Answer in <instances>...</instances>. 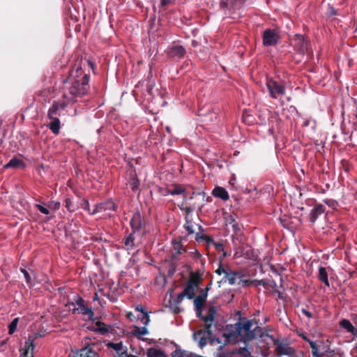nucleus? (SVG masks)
Returning a JSON list of instances; mask_svg holds the SVG:
<instances>
[{"label":"nucleus","mask_w":357,"mask_h":357,"mask_svg":"<svg viewBox=\"0 0 357 357\" xmlns=\"http://www.w3.org/2000/svg\"><path fill=\"white\" fill-rule=\"evenodd\" d=\"M216 316V310L215 307H210L208 310V312L206 315L202 316V319H203L205 328L208 335H212L213 333V322Z\"/></svg>","instance_id":"1a4fd4ad"},{"label":"nucleus","mask_w":357,"mask_h":357,"mask_svg":"<svg viewBox=\"0 0 357 357\" xmlns=\"http://www.w3.org/2000/svg\"><path fill=\"white\" fill-rule=\"evenodd\" d=\"M199 238H201L204 239V241H206V242L207 243V244L208 245H213V243L216 242V241H214L213 238L211 237V236H199V234H197L196 239L197 240Z\"/></svg>","instance_id":"ea45409f"},{"label":"nucleus","mask_w":357,"mask_h":357,"mask_svg":"<svg viewBox=\"0 0 357 357\" xmlns=\"http://www.w3.org/2000/svg\"><path fill=\"white\" fill-rule=\"evenodd\" d=\"M339 325L341 328L350 333L354 337H357V328L353 326L349 320L343 319L340 321Z\"/></svg>","instance_id":"dca6fc26"},{"label":"nucleus","mask_w":357,"mask_h":357,"mask_svg":"<svg viewBox=\"0 0 357 357\" xmlns=\"http://www.w3.org/2000/svg\"><path fill=\"white\" fill-rule=\"evenodd\" d=\"M96 352L93 351L90 347H84L77 351L75 356V357H94Z\"/></svg>","instance_id":"cd10ccee"},{"label":"nucleus","mask_w":357,"mask_h":357,"mask_svg":"<svg viewBox=\"0 0 357 357\" xmlns=\"http://www.w3.org/2000/svg\"><path fill=\"white\" fill-rule=\"evenodd\" d=\"M298 335L308 343H310L312 341L310 338H308L306 333H298Z\"/></svg>","instance_id":"49530a36"},{"label":"nucleus","mask_w":357,"mask_h":357,"mask_svg":"<svg viewBox=\"0 0 357 357\" xmlns=\"http://www.w3.org/2000/svg\"><path fill=\"white\" fill-rule=\"evenodd\" d=\"M301 312L307 317H308V318H312V314L310 312H309L308 310H307L305 309H302Z\"/></svg>","instance_id":"09e8293b"},{"label":"nucleus","mask_w":357,"mask_h":357,"mask_svg":"<svg viewBox=\"0 0 357 357\" xmlns=\"http://www.w3.org/2000/svg\"><path fill=\"white\" fill-rule=\"evenodd\" d=\"M209 287L201 290L200 294L195 298L194 305L197 310H199L206 301Z\"/></svg>","instance_id":"f3484780"},{"label":"nucleus","mask_w":357,"mask_h":357,"mask_svg":"<svg viewBox=\"0 0 357 357\" xmlns=\"http://www.w3.org/2000/svg\"><path fill=\"white\" fill-rule=\"evenodd\" d=\"M146 356L147 357H168L164 351L155 347L148 349Z\"/></svg>","instance_id":"5701e85b"},{"label":"nucleus","mask_w":357,"mask_h":357,"mask_svg":"<svg viewBox=\"0 0 357 357\" xmlns=\"http://www.w3.org/2000/svg\"><path fill=\"white\" fill-rule=\"evenodd\" d=\"M355 116H356V119H357V112H356V115H355Z\"/></svg>","instance_id":"774afa93"},{"label":"nucleus","mask_w":357,"mask_h":357,"mask_svg":"<svg viewBox=\"0 0 357 357\" xmlns=\"http://www.w3.org/2000/svg\"><path fill=\"white\" fill-rule=\"evenodd\" d=\"M240 276L241 274L238 272L231 271L228 269V271L225 275V278L228 281L229 284L233 285L236 283V278Z\"/></svg>","instance_id":"c85d7f7f"},{"label":"nucleus","mask_w":357,"mask_h":357,"mask_svg":"<svg viewBox=\"0 0 357 357\" xmlns=\"http://www.w3.org/2000/svg\"><path fill=\"white\" fill-rule=\"evenodd\" d=\"M132 315V314L131 312H129V313H128L127 317H128V318H130V317H131Z\"/></svg>","instance_id":"680f3d73"},{"label":"nucleus","mask_w":357,"mask_h":357,"mask_svg":"<svg viewBox=\"0 0 357 357\" xmlns=\"http://www.w3.org/2000/svg\"><path fill=\"white\" fill-rule=\"evenodd\" d=\"M232 222H234L233 225H232L233 229L235 231H237L238 230H239V227H238V224L235 222V220L234 219H232Z\"/></svg>","instance_id":"864d4df0"},{"label":"nucleus","mask_w":357,"mask_h":357,"mask_svg":"<svg viewBox=\"0 0 357 357\" xmlns=\"http://www.w3.org/2000/svg\"><path fill=\"white\" fill-rule=\"evenodd\" d=\"M135 310L136 312H140V314H143V312H146L145 310L143 308V307L140 305H138L135 307Z\"/></svg>","instance_id":"de8ad7c7"},{"label":"nucleus","mask_w":357,"mask_h":357,"mask_svg":"<svg viewBox=\"0 0 357 357\" xmlns=\"http://www.w3.org/2000/svg\"><path fill=\"white\" fill-rule=\"evenodd\" d=\"M20 271L23 273L27 284H31V278L29 272L24 268H20Z\"/></svg>","instance_id":"79ce46f5"},{"label":"nucleus","mask_w":357,"mask_h":357,"mask_svg":"<svg viewBox=\"0 0 357 357\" xmlns=\"http://www.w3.org/2000/svg\"><path fill=\"white\" fill-rule=\"evenodd\" d=\"M138 319L140 320L141 323L144 326H147L150 321L148 312H143V314H139Z\"/></svg>","instance_id":"f704fd0d"},{"label":"nucleus","mask_w":357,"mask_h":357,"mask_svg":"<svg viewBox=\"0 0 357 357\" xmlns=\"http://www.w3.org/2000/svg\"><path fill=\"white\" fill-rule=\"evenodd\" d=\"M235 239H236V238L234 237V235H232L231 236V240H232V243L234 244V250H235L234 257V258H238V257H241L243 256V250H242V248L241 247H239V248L236 247Z\"/></svg>","instance_id":"72a5a7b5"},{"label":"nucleus","mask_w":357,"mask_h":357,"mask_svg":"<svg viewBox=\"0 0 357 357\" xmlns=\"http://www.w3.org/2000/svg\"><path fill=\"white\" fill-rule=\"evenodd\" d=\"M24 167H25V165L22 160H20L17 158H13L7 164H6L3 167L5 169H8V168H18V167L24 168Z\"/></svg>","instance_id":"b1692460"},{"label":"nucleus","mask_w":357,"mask_h":357,"mask_svg":"<svg viewBox=\"0 0 357 357\" xmlns=\"http://www.w3.org/2000/svg\"><path fill=\"white\" fill-rule=\"evenodd\" d=\"M275 344L276 345L275 351L279 356L301 357L296 349L287 342H280L278 341Z\"/></svg>","instance_id":"0eeeda50"},{"label":"nucleus","mask_w":357,"mask_h":357,"mask_svg":"<svg viewBox=\"0 0 357 357\" xmlns=\"http://www.w3.org/2000/svg\"><path fill=\"white\" fill-rule=\"evenodd\" d=\"M106 207H105V204H100L99 205L97 206L96 207V209L94 210L93 212H91V214H94L96 213H98V212H101L102 211H105L106 210ZM89 213H91V212L89 211Z\"/></svg>","instance_id":"c03bdc74"},{"label":"nucleus","mask_w":357,"mask_h":357,"mask_svg":"<svg viewBox=\"0 0 357 357\" xmlns=\"http://www.w3.org/2000/svg\"><path fill=\"white\" fill-rule=\"evenodd\" d=\"M337 15V11L335 10V9L333 7H331L330 8V11H329V15L330 16H334V15Z\"/></svg>","instance_id":"3c124183"},{"label":"nucleus","mask_w":357,"mask_h":357,"mask_svg":"<svg viewBox=\"0 0 357 357\" xmlns=\"http://www.w3.org/2000/svg\"><path fill=\"white\" fill-rule=\"evenodd\" d=\"M19 319L15 318L8 325V333L9 334H13L17 328Z\"/></svg>","instance_id":"c9c22d12"},{"label":"nucleus","mask_w":357,"mask_h":357,"mask_svg":"<svg viewBox=\"0 0 357 357\" xmlns=\"http://www.w3.org/2000/svg\"><path fill=\"white\" fill-rule=\"evenodd\" d=\"M310 122H311V120L310 119H306L304 120V121L303 123V126L304 127H307V126H310Z\"/></svg>","instance_id":"5fc2aeb1"},{"label":"nucleus","mask_w":357,"mask_h":357,"mask_svg":"<svg viewBox=\"0 0 357 357\" xmlns=\"http://www.w3.org/2000/svg\"><path fill=\"white\" fill-rule=\"evenodd\" d=\"M75 305L77 307L72 310L73 314H82L86 321H94V313L92 308L85 305V301L83 298L78 297L75 301Z\"/></svg>","instance_id":"20e7f679"},{"label":"nucleus","mask_w":357,"mask_h":357,"mask_svg":"<svg viewBox=\"0 0 357 357\" xmlns=\"http://www.w3.org/2000/svg\"><path fill=\"white\" fill-rule=\"evenodd\" d=\"M325 206L321 204H316L310 213V221L314 224L317 218L325 211Z\"/></svg>","instance_id":"4468645a"},{"label":"nucleus","mask_w":357,"mask_h":357,"mask_svg":"<svg viewBox=\"0 0 357 357\" xmlns=\"http://www.w3.org/2000/svg\"><path fill=\"white\" fill-rule=\"evenodd\" d=\"M213 246L217 251L222 252L223 257H225L228 255V254L226 252H225L224 245L222 243H220V242L213 243Z\"/></svg>","instance_id":"4c0bfd02"},{"label":"nucleus","mask_w":357,"mask_h":357,"mask_svg":"<svg viewBox=\"0 0 357 357\" xmlns=\"http://www.w3.org/2000/svg\"><path fill=\"white\" fill-rule=\"evenodd\" d=\"M324 202H325L326 204H328V201H326V200H325V201H324Z\"/></svg>","instance_id":"69168bd1"},{"label":"nucleus","mask_w":357,"mask_h":357,"mask_svg":"<svg viewBox=\"0 0 357 357\" xmlns=\"http://www.w3.org/2000/svg\"><path fill=\"white\" fill-rule=\"evenodd\" d=\"M33 337L29 335L28 339L24 342V347L20 350V357H33Z\"/></svg>","instance_id":"f8f14e48"},{"label":"nucleus","mask_w":357,"mask_h":357,"mask_svg":"<svg viewBox=\"0 0 357 357\" xmlns=\"http://www.w3.org/2000/svg\"><path fill=\"white\" fill-rule=\"evenodd\" d=\"M134 234L135 233L130 234L125 239L124 244L127 250H130L134 247Z\"/></svg>","instance_id":"473e14b6"},{"label":"nucleus","mask_w":357,"mask_h":357,"mask_svg":"<svg viewBox=\"0 0 357 357\" xmlns=\"http://www.w3.org/2000/svg\"><path fill=\"white\" fill-rule=\"evenodd\" d=\"M61 123L59 119L50 120V123L48 125L50 130L54 134L58 135L60 132Z\"/></svg>","instance_id":"c756f323"},{"label":"nucleus","mask_w":357,"mask_h":357,"mask_svg":"<svg viewBox=\"0 0 357 357\" xmlns=\"http://www.w3.org/2000/svg\"><path fill=\"white\" fill-rule=\"evenodd\" d=\"M112 208H113V211H114V210H115V208H116V206H115V204H113Z\"/></svg>","instance_id":"e2e57ef3"},{"label":"nucleus","mask_w":357,"mask_h":357,"mask_svg":"<svg viewBox=\"0 0 357 357\" xmlns=\"http://www.w3.org/2000/svg\"><path fill=\"white\" fill-rule=\"evenodd\" d=\"M227 271H228V269L227 270V269L224 268L222 267V264H220L219 267L215 270V273H216L218 275H222V274H223V273H224V274H225V275H226V273H227Z\"/></svg>","instance_id":"a18cd8bd"},{"label":"nucleus","mask_w":357,"mask_h":357,"mask_svg":"<svg viewBox=\"0 0 357 357\" xmlns=\"http://www.w3.org/2000/svg\"><path fill=\"white\" fill-rule=\"evenodd\" d=\"M98 299V295L97 294H95L94 296H93V301H96Z\"/></svg>","instance_id":"052dcab7"},{"label":"nucleus","mask_w":357,"mask_h":357,"mask_svg":"<svg viewBox=\"0 0 357 357\" xmlns=\"http://www.w3.org/2000/svg\"><path fill=\"white\" fill-rule=\"evenodd\" d=\"M318 278L326 287L330 286V283H329V280H328V272L325 267L321 266L319 268Z\"/></svg>","instance_id":"a878e982"},{"label":"nucleus","mask_w":357,"mask_h":357,"mask_svg":"<svg viewBox=\"0 0 357 357\" xmlns=\"http://www.w3.org/2000/svg\"><path fill=\"white\" fill-rule=\"evenodd\" d=\"M128 185L130 186L132 191H135L139 188V181L136 177L135 174L130 178Z\"/></svg>","instance_id":"2f4dec72"},{"label":"nucleus","mask_w":357,"mask_h":357,"mask_svg":"<svg viewBox=\"0 0 357 357\" xmlns=\"http://www.w3.org/2000/svg\"><path fill=\"white\" fill-rule=\"evenodd\" d=\"M164 195H183V198H186V190L181 185H176L174 186L172 189H167L165 192L163 193Z\"/></svg>","instance_id":"6ab92c4d"},{"label":"nucleus","mask_w":357,"mask_h":357,"mask_svg":"<svg viewBox=\"0 0 357 357\" xmlns=\"http://www.w3.org/2000/svg\"><path fill=\"white\" fill-rule=\"evenodd\" d=\"M36 208L43 214L48 215L50 213L49 208L42 204H36Z\"/></svg>","instance_id":"a19ab883"},{"label":"nucleus","mask_w":357,"mask_h":357,"mask_svg":"<svg viewBox=\"0 0 357 357\" xmlns=\"http://www.w3.org/2000/svg\"><path fill=\"white\" fill-rule=\"evenodd\" d=\"M166 54L169 59L179 61L184 57L186 54V50L182 45L173 43L167 48Z\"/></svg>","instance_id":"39448f33"},{"label":"nucleus","mask_w":357,"mask_h":357,"mask_svg":"<svg viewBox=\"0 0 357 357\" xmlns=\"http://www.w3.org/2000/svg\"><path fill=\"white\" fill-rule=\"evenodd\" d=\"M84 204H85V206H84V208H85L86 210L89 211V204L88 201H84Z\"/></svg>","instance_id":"4d7b16f0"},{"label":"nucleus","mask_w":357,"mask_h":357,"mask_svg":"<svg viewBox=\"0 0 357 357\" xmlns=\"http://www.w3.org/2000/svg\"><path fill=\"white\" fill-rule=\"evenodd\" d=\"M7 342H8V339L3 340L1 342V343H0V350L1 351H4L5 350L4 347L7 344Z\"/></svg>","instance_id":"8fccbe9b"},{"label":"nucleus","mask_w":357,"mask_h":357,"mask_svg":"<svg viewBox=\"0 0 357 357\" xmlns=\"http://www.w3.org/2000/svg\"><path fill=\"white\" fill-rule=\"evenodd\" d=\"M266 84L272 98L277 99L285 93L286 86L282 81L268 78Z\"/></svg>","instance_id":"7ed1b4c3"},{"label":"nucleus","mask_w":357,"mask_h":357,"mask_svg":"<svg viewBox=\"0 0 357 357\" xmlns=\"http://www.w3.org/2000/svg\"><path fill=\"white\" fill-rule=\"evenodd\" d=\"M113 350L117 353L116 357H128L127 348L123 347L121 342L113 343Z\"/></svg>","instance_id":"412c9836"},{"label":"nucleus","mask_w":357,"mask_h":357,"mask_svg":"<svg viewBox=\"0 0 357 357\" xmlns=\"http://www.w3.org/2000/svg\"><path fill=\"white\" fill-rule=\"evenodd\" d=\"M324 342L321 340L314 342L311 341L309 344L310 345V347L312 348V357H324L325 356V351L323 352L319 351V347L321 344H323Z\"/></svg>","instance_id":"a211bd4d"},{"label":"nucleus","mask_w":357,"mask_h":357,"mask_svg":"<svg viewBox=\"0 0 357 357\" xmlns=\"http://www.w3.org/2000/svg\"><path fill=\"white\" fill-rule=\"evenodd\" d=\"M170 1H171V0H161V1H160V3H161V6H166V5H167Z\"/></svg>","instance_id":"6e6d98bb"},{"label":"nucleus","mask_w":357,"mask_h":357,"mask_svg":"<svg viewBox=\"0 0 357 357\" xmlns=\"http://www.w3.org/2000/svg\"><path fill=\"white\" fill-rule=\"evenodd\" d=\"M236 324L239 331L241 340L245 342L255 339L257 336H261V334L257 333V329L259 328L258 326L252 329L253 321L252 320L245 318L240 319Z\"/></svg>","instance_id":"f03ea898"},{"label":"nucleus","mask_w":357,"mask_h":357,"mask_svg":"<svg viewBox=\"0 0 357 357\" xmlns=\"http://www.w3.org/2000/svg\"><path fill=\"white\" fill-rule=\"evenodd\" d=\"M66 208L70 212L75 211L77 207L73 204V201L70 198H66L65 200Z\"/></svg>","instance_id":"e433bc0d"},{"label":"nucleus","mask_w":357,"mask_h":357,"mask_svg":"<svg viewBox=\"0 0 357 357\" xmlns=\"http://www.w3.org/2000/svg\"><path fill=\"white\" fill-rule=\"evenodd\" d=\"M223 337H225V343H235L241 340L239 331L236 326V324L227 325V327L224 331Z\"/></svg>","instance_id":"423d86ee"},{"label":"nucleus","mask_w":357,"mask_h":357,"mask_svg":"<svg viewBox=\"0 0 357 357\" xmlns=\"http://www.w3.org/2000/svg\"><path fill=\"white\" fill-rule=\"evenodd\" d=\"M315 127H316V121H314V125H313V127H312V128H315Z\"/></svg>","instance_id":"0e129e2a"},{"label":"nucleus","mask_w":357,"mask_h":357,"mask_svg":"<svg viewBox=\"0 0 357 357\" xmlns=\"http://www.w3.org/2000/svg\"><path fill=\"white\" fill-rule=\"evenodd\" d=\"M211 335H208V333L206 331H198L194 333V339L195 340L198 342V344L201 348L205 347L208 343V337Z\"/></svg>","instance_id":"2eb2a0df"},{"label":"nucleus","mask_w":357,"mask_h":357,"mask_svg":"<svg viewBox=\"0 0 357 357\" xmlns=\"http://www.w3.org/2000/svg\"><path fill=\"white\" fill-rule=\"evenodd\" d=\"M46 205H47V208H49L50 209L54 210V211L58 210L61 206L60 202H55V201L49 202Z\"/></svg>","instance_id":"58836bf2"},{"label":"nucleus","mask_w":357,"mask_h":357,"mask_svg":"<svg viewBox=\"0 0 357 357\" xmlns=\"http://www.w3.org/2000/svg\"><path fill=\"white\" fill-rule=\"evenodd\" d=\"M130 224L131 228L132 229V233L137 231L140 229L142 227L141 217L139 214H136L134 217L130 220Z\"/></svg>","instance_id":"393cba45"},{"label":"nucleus","mask_w":357,"mask_h":357,"mask_svg":"<svg viewBox=\"0 0 357 357\" xmlns=\"http://www.w3.org/2000/svg\"><path fill=\"white\" fill-rule=\"evenodd\" d=\"M86 65L93 68V63L89 60H79L75 62L70 71L68 77L63 81L68 84L66 86L73 98L81 97L87 93L89 89V75L84 73L82 67Z\"/></svg>","instance_id":"f257e3e1"},{"label":"nucleus","mask_w":357,"mask_h":357,"mask_svg":"<svg viewBox=\"0 0 357 357\" xmlns=\"http://www.w3.org/2000/svg\"><path fill=\"white\" fill-rule=\"evenodd\" d=\"M212 194L214 197L220 198L224 201H227L229 198L228 192L222 187H215L213 189Z\"/></svg>","instance_id":"aec40b11"},{"label":"nucleus","mask_w":357,"mask_h":357,"mask_svg":"<svg viewBox=\"0 0 357 357\" xmlns=\"http://www.w3.org/2000/svg\"><path fill=\"white\" fill-rule=\"evenodd\" d=\"M294 49L301 54H304L308 47L307 41L301 34H296L293 39Z\"/></svg>","instance_id":"9d476101"},{"label":"nucleus","mask_w":357,"mask_h":357,"mask_svg":"<svg viewBox=\"0 0 357 357\" xmlns=\"http://www.w3.org/2000/svg\"><path fill=\"white\" fill-rule=\"evenodd\" d=\"M185 223L184 225V228L185 231H187L188 234H192L195 232V230L194 229L195 226H197L199 227V229H202V227L197 224H195L192 222L190 217H188V215H185Z\"/></svg>","instance_id":"4be33fe9"},{"label":"nucleus","mask_w":357,"mask_h":357,"mask_svg":"<svg viewBox=\"0 0 357 357\" xmlns=\"http://www.w3.org/2000/svg\"><path fill=\"white\" fill-rule=\"evenodd\" d=\"M172 357H198L195 354L183 350L181 349H176L175 351H174L172 354Z\"/></svg>","instance_id":"bb28decb"},{"label":"nucleus","mask_w":357,"mask_h":357,"mask_svg":"<svg viewBox=\"0 0 357 357\" xmlns=\"http://www.w3.org/2000/svg\"><path fill=\"white\" fill-rule=\"evenodd\" d=\"M186 295L183 293V291L178 294L176 300L174 301V304L178 305L180 304L184 299Z\"/></svg>","instance_id":"37998d69"},{"label":"nucleus","mask_w":357,"mask_h":357,"mask_svg":"<svg viewBox=\"0 0 357 357\" xmlns=\"http://www.w3.org/2000/svg\"><path fill=\"white\" fill-rule=\"evenodd\" d=\"M149 331L145 326H135L132 332V335L138 339H140V337L142 335H147Z\"/></svg>","instance_id":"7c9ffc66"},{"label":"nucleus","mask_w":357,"mask_h":357,"mask_svg":"<svg viewBox=\"0 0 357 357\" xmlns=\"http://www.w3.org/2000/svg\"><path fill=\"white\" fill-rule=\"evenodd\" d=\"M279 37L275 30L266 29L263 34V43L265 46L275 45L278 41Z\"/></svg>","instance_id":"9b49d317"},{"label":"nucleus","mask_w":357,"mask_h":357,"mask_svg":"<svg viewBox=\"0 0 357 357\" xmlns=\"http://www.w3.org/2000/svg\"><path fill=\"white\" fill-rule=\"evenodd\" d=\"M183 209L185 211V212L186 213L185 215H188V217H190V213L192 212V209L188 206L183 208Z\"/></svg>","instance_id":"603ef678"},{"label":"nucleus","mask_w":357,"mask_h":357,"mask_svg":"<svg viewBox=\"0 0 357 357\" xmlns=\"http://www.w3.org/2000/svg\"><path fill=\"white\" fill-rule=\"evenodd\" d=\"M226 6H227V5H226V3H225L223 1H222L220 2V7H221V8H225V7H226Z\"/></svg>","instance_id":"13d9d810"},{"label":"nucleus","mask_w":357,"mask_h":357,"mask_svg":"<svg viewBox=\"0 0 357 357\" xmlns=\"http://www.w3.org/2000/svg\"><path fill=\"white\" fill-rule=\"evenodd\" d=\"M107 346L109 348H112V342H109L108 343H107Z\"/></svg>","instance_id":"bf43d9fd"},{"label":"nucleus","mask_w":357,"mask_h":357,"mask_svg":"<svg viewBox=\"0 0 357 357\" xmlns=\"http://www.w3.org/2000/svg\"><path fill=\"white\" fill-rule=\"evenodd\" d=\"M199 285V277L196 275H192L190 278L189 280L185 285L183 293L186 295V297L189 299H192L195 296L196 289H197Z\"/></svg>","instance_id":"6e6552de"},{"label":"nucleus","mask_w":357,"mask_h":357,"mask_svg":"<svg viewBox=\"0 0 357 357\" xmlns=\"http://www.w3.org/2000/svg\"><path fill=\"white\" fill-rule=\"evenodd\" d=\"M66 105L63 102H55L49 108L47 112V118L50 120L59 119V111L63 109Z\"/></svg>","instance_id":"ddd939ff"},{"label":"nucleus","mask_w":357,"mask_h":357,"mask_svg":"<svg viewBox=\"0 0 357 357\" xmlns=\"http://www.w3.org/2000/svg\"><path fill=\"white\" fill-rule=\"evenodd\" d=\"M111 17H112V15H109V20H111Z\"/></svg>","instance_id":"338daca9"}]
</instances>
